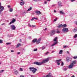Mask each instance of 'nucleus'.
Here are the masks:
<instances>
[{
  "label": "nucleus",
  "mask_w": 77,
  "mask_h": 77,
  "mask_svg": "<svg viewBox=\"0 0 77 77\" xmlns=\"http://www.w3.org/2000/svg\"><path fill=\"white\" fill-rule=\"evenodd\" d=\"M50 58H48L47 59H45L41 63L38 62L37 61L35 62H34V64H35V65H41L42 64H43V63H46V62H48V61H49V60H50Z\"/></svg>",
  "instance_id": "nucleus-1"
},
{
  "label": "nucleus",
  "mask_w": 77,
  "mask_h": 77,
  "mask_svg": "<svg viewBox=\"0 0 77 77\" xmlns=\"http://www.w3.org/2000/svg\"><path fill=\"white\" fill-rule=\"evenodd\" d=\"M35 19V18L33 17L32 19H31V21H33Z\"/></svg>",
  "instance_id": "nucleus-35"
},
{
  "label": "nucleus",
  "mask_w": 77,
  "mask_h": 77,
  "mask_svg": "<svg viewBox=\"0 0 77 77\" xmlns=\"http://www.w3.org/2000/svg\"><path fill=\"white\" fill-rule=\"evenodd\" d=\"M62 4H61L59 5L58 6L59 7H62Z\"/></svg>",
  "instance_id": "nucleus-32"
},
{
  "label": "nucleus",
  "mask_w": 77,
  "mask_h": 77,
  "mask_svg": "<svg viewBox=\"0 0 77 77\" xmlns=\"http://www.w3.org/2000/svg\"><path fill=\"white\" fill-rule=\"evenodd\" d=\"M15 21V19H14L12 20L11 21L10 23H9V25H11V24H12V23H14V22Z\"/></svg>",
  "instance_id": "nucleus-10"
},
{
  "label": "nucleus",
  "mask_w": 77,
  "mask_h": 77,
  "mask_svg": "<svg viewBox=\"0 0 77 77\" xmlns=\"http://www.w3.org/2000/svg\"><path fill=\"white\" fill-rule=\"evenodd\" d=\"M67 53L68 54H69V52L68 51H67Z\"/></svg>",
  "instance_id": "nucleus-56"
},
{
  "label": "nucleus",
  "mask_w": 77,
  "mask_h": 77,
  "mask_svg": "<svg viewBox=\"0 0 77 77\" xmlns=\"http://www.w3.org/2000/svg\"><path fill=\"white\" fill-rule=\"evenodd\" d=\"M2 43H3V41L0 40V44H2Z\"/></svg>",
  "instance_id": "nucleus-43"
},
{
  "label": "nucleus",
  "mask_w": 77,
  "mask_h": 77,
  "mask_svg": "<svg viewBox=\"0 0 77 77\" xmlns=\"http://www.w3.org/2000/svg\"><path fill=\"white\" fill-rule=\"evenodd\" d=\"M62 53H63V51L62 50H60L59 52V54H62Z\"/></svg>",
  "instance_id": "nucleus-21"
},
{
  "label": "nucleus",
  "mask_w": 77,
  "mask_h": 77,
  "mask_svg": "<svg viewBox=\"0 0 77 77\" xmlns=\"http://www.w3.org/2000/svg\"><path fill=\"white\" fill-rule=\"evenodd\" d=\"M57 33H60V32L58 30V31H57Z\"/></svg>",
  "instance_id": "nucleus-44"
},
{
  "label": "nucleus",
  "mask_w": 77,
  "mask_h": 77,
  "mask_svg": "<svg viewBox=\"0 0 77 77\" xmlns=\"http://www.w3.org/2000/svg\"><path fill=\"white\" fill-rule=\"evenodd\" d=\"M57 42H54V43L51 45V47H53V46H54L55 45L57 44Z\"/></svg>",
  "instance_id": "nucleus-13"
},
{
  "label": "nucleus",
  "mask_w": 77,
  "mask_h": 77,
  "mask_svg": "<svg viewBox=\"0 0 77 77\" xmlns=\"http://www.w3.org/2000/svg\"><path fill=\"white\" fill-rule=\"evenodd\" d=\"M30 76H31V77H35V76H34V75H30Z\"/></svg>",
  "instance_id": "nucleus-53"
},
{
  "label": "nucleus",
  "mask_w": 77,
  "mask_h": 77,
  "mask_svg": "<svg viewBox=\"0 0 77 77\" xmlns=\"http://www.w3.org/2000/svg\"><path fill=\"white\" fill-rule=\"evenodd\" d=\"M74 66V65H73V64L71 63L70 65L68 66V68L69 69H71V68H72Z\"/></svg>",
  "instance_id": "nucleus-6"
},
{
  "label": "nucleus",
  "mask_w": 77,
  "mask_h": 77,
  "mask_svg": "<svg viewBox=\"0 0 77 77\" xmlns=\"http://www.w3.org/2000/svg\"><path fill=\"white\" fill-rule=\"evenodd\" d=\"M10 12H12L13 11V9L12 8H11L9 10Z\"/></svg>",
  "instance_id": "nucleus-25"
},
{
  "label": "nucleus",
  "mask_w": 77,
  "mask_h": 77,
  "mask_svg": "<svg viewBox=\"0 0 77 77\" xmlns=\"http://www.w3.org/2000/svg\"><path fill=\"white\" fill-rule=\"evenodd\" d=\"M60 14H65V13L63 12V11H60Z\"/></svg>",
  "instance_id": "nucleus-23"
},
{
  "label": "nucleus",
  "mask_w": 77,
  "mask_h": 77,
  "mask_svg": "<svg viewBox=\"0 0 77 77\" xmlns=\"http://www.w3.org/2000/svg\"><path fill=\"white\" fill-rule=\"evenodd\" d=\"M57 18H56V19H55L54 20V21H57Z\"/></svg>",
  "instance_id": "nucleus-42"
},
{
  "label": "nucleus",
  "mask_w": 77,
  "mask_h": 77,
  "mask_svg": "<svg viewBox=\"0 0 77 77\" xmlns=\"http://www.w3.org/2000/svg\"><path fill=\"white\" fill-rule=\"evenodd\" d=\"M47 3V2L45 1V2L44 3H45V4H46Z\"/></svg>",
  "instance_id": "nucleus-55"
},
{
  "label": "nucleus",
  "mask_w": 77,
  "mask_h": 77,
  "mask_svg": "<svg viewBox=\"0 0 77 77\" xmlns=\"http://www.w3.org/2000/svg\"><path fill=\"white\" fill-rule=\"evenodd\" d=\"M66 24H64L63 25V27H66Z\"/></svg>",
  "instance_id": "nucleus-26"
},
{
  "label": "nucleus",
  "mask_w": 77,
  "mask_h": 77,
  "mask_svg": "<svg viewBox=\"0 0 77 77\" xmlns=\"http://www.w3.org/2000/svg\"><path fill=\"white\" fill-rule=\"evenodd\" d=\"M67 47H68V46H64L63 48H66Z\"/></svg>",
  "instance_id": "nucleus-41"
},
{
  "label": "nucleus",
  "mask_w": 77,
  "mask_h": 77,
  "mask_svg": "<svg viewBox=\"0 0 77 77\" xmlns=\"http://www.w3.org/2000/svg\"><path fill=\"white\" fill-rule=\"evenodd\" d=\"M10 27L11 29L13 30H14L16 28V27L14 25H11L10 26Z\"/></svg>",
  "instance_id": "nucleus-5"
},
{
  "label": "nucleus",
  "mask_w": 77,
  "mask_h": 77,
  "mask_svg": "<svg viewBox=\"0 0 77 77\" xmlns=\"http://www.w3.org/2000/svg\"><path fill=\"white\" fill-rule=\"evenodd\" d=\"M36 41H37V39L34 38L32 41V43H35V42H36Z\"/></svg>",
  "instance_id": "nucleus-12"
},
{
  "label": "nucleus",
  "mask_w": 77,
  "mask_h": 77,
  "mask_svg": "<svg viewBox=\"0 0 77 77\" xmlns=\"http://www.w3.org/2000/svg\"><path fill=\"white\" fill-rule=\"evenodd\" d=\"M62 31L64 33L68 32V29L66 28H64L62 29Z\"/></svg>",
  "instance_id": "nucleus-4"
},
{
  "label": "nucleus",
  "mask_w": 77,
  "mask_h": 77,
  "mask_svg": "<svg viewBox=\"0 0 77 77\" xmlns=\"http://www.w3.org/2000/svg\"><path fill=\"white\" fill-rule=\"evenodd\" d=\"M36 71H37V69L36 68H34V69H33V70H32V72H33V73H34L35 72H36Z\"/></svg>",
  "instance_id": "nucleus-11"
},
{
  "label": "nucleus",
  "mask_w": 77,
  "mask_h": 77,
  "mask_svg": "<svg viewBox=\"0 0 77 77\" xmlns=\"http://www.w3.org/2000/svg\"><path fill=\"white\" fill-rule=\"evenodd\" d=\"M29 26V27H32V26L30 25V23H29L28 24Z\"/></svg>",
  "instance_id": "nucleus-50"
},
{
  "label": "nucleus",
  "mask_w": 77,
  "mask_h": 77,
  "mask_svg": "<svg viewBox=\"0 0 77 77\" xmlns=\"http://www.w3.org/2000/svg\"><path fill=\"white\" fill-rule=\"evenodd\" d=\"M37 50H38L37 49H35L34 50V51H37Z\"/></svg>",
  "instance_id": "nucleus-40"
},
{
  "label": "nucleus",
  "mask_w": 77,
  "mask_h": 77,
  "mask_svg": "<svg viewBox=\"0 0 77 77\" xmlns=\"http://www.w3.org/2000/svg\"><path fill=\"white\" fill-rule=\"evenodd\" d=\"M77 37V34H76L75 35V36H74V38H76Z\"/></svg>",
  "instance_id": "nucleus-33"
},
{
  "label": "nucleus",
  "mask_w": 77,
  "mask_h": 77,
  "mask_svg": "<svg viewBox=\"0 0 77 77\" xmlns=\"http://www.w3.org/2000/svg\"><path fill=\"white\" fill-rule=\"evenodd\" d=\"M56 12V10H54V12Z\"/></svg>",
  "instance_id": "nucleus-61"
},
{
  "label": "nucleus",
  "mask_w": 77,
  "mask_h": 77,
  "mask_svg": "<svg viewBox=\"0 0 77 77\" xmlns=\"http://www.w3.org/2000/svg\"><path fill=\"white\" fill-rule=\"evenodd\" d=\"M18 71H17V70H14V74H16V75H17L18 74Z\"/></svg>",
  "instance_id": "nucleus-14"
},
{
  "label": "nucleus",
  "mask_w": 77,
  "mask_h": 77,
  "mask_svg": "<svg viewBox=\"0 0 77 77\" xmlns=\"http://www.w3.org/2000/svg\"><path fill=\"white\" fill-rule=\"evenodd\" d=\"M73 31V32H77V29H74Z\"/></svg>",
  "instance_id": "nucleus-24"
},
{
  "label": "nucleus",
  "mask_w": 77,
  "mask_h": 77,
  "mask_svg": "<svg viewBox=\"0 0 77 77\" xmlns=\"http://www.w3.org/2000/svg\"><path fill=\"white\" fill-rule=\"evenodd\" d=\"M60 4H62V2H58V5H60Z\"/></svg>",
  "instance_id": "nucleus-29"
},
{
  "label": "nucleus",
  "mask_w": 77,
  "mask_h": 77,
  "mask_svg": "<svg viewBox=\"0 0 77 77\" xmlns=\"http://www.w3.org/2000/svg\"><path fill=\"white\" fill-rule=\"evenodd\" d=\"M4 71V70H1L0 71V72H3Z\"/></svg>",
  "instance_id": "nucleus-47"
},
{
  "label": "nucleus",
  "mask_w": 77,
  "mask_h": 77,
  "mask_svg": "<svg viewBox=\"0 0 77 77\" xmlns=\"http://www.w3.org/2000/svg\"><path fill=\"white\" fill-rule=\"evenodd\" d=\"M58 27V28H60L61 27H63V26L62 25V24H60L59 25V26H57Z\"/></svg>",
  "instance_id": "nucleus-19"
},
{
  "label": "nucleus",
  "mask_w": 77,
  "mask_h": 77,
  "mask_svg": "<svg viewBox=\"0 0 77 77\" xmlns=\"http://www.w3.org/2000/svg\"><path fill=\"white\" fill-rule=\"evenodd\" d=\"M6 44L7 45H9V44H11V43H7Z\"/></svg>",
  "instance_id": "nucleus-38"
},
{
  "label": "nucleus",
  "mask_w": 77,
  "mask_h": 77,
  "mask_svg": "<svg viewBox=\"0 0 77 77\" xmlns=\"http://www.w3.org/2000/svg\"><path fill=\"white\" fill-rule=\"evenodd\" d=\"M63 70L64 71H66V70H67V68H64L63 69Z\"/></svg>",
  "instance_id": "nucleus-22"
},
{
  "label": "nucleus",
  "mask_w": 77,
  "mask_h": 77,
  "mask_svg": "<svg viewBox=\"0 0 77 77\" xmlns=\"http://www.w3.org/2000/svg\"><path fill=\"white\" fill-rule=\"evenodd\" d=\"M41 38H39L38 41H36V43L37 44H39L40 43V41H41Z\"/></svg>",
  "instance_id": "nucleus-7"
},
{
  "label": "nucleus",
  "mask_w": 77,
  "mask_h": 77,
  "mask_svg": "<svg viewBox=\"0 0 77 77\" xmlns=\"http://www.w3.org/2000/svg\"><path fill=\"white\" fill-rule=\"evenodd\" d=\"M42 50H44V49H45V47L44 46H43L42 48Z\"/></svg>",
  "instance_id": "nucleus-27"
},
{
  "label": "nucleus",
  "mask_w": 77,
  "mask_h": 77,
  "mask_svg": "<svg viewBox=\"0 0 77 77\" xmlns=\"http://www.w3.org/2000/svg\"><path fill=\"white\" fill-rule=\"evenodd\" d=\"M20 77H24V76L23 75H21L20 76Z\"/></svg>",
  "instance_id": "nucleus-51"
},
{
  "label": "nucleus",
  "mask_w": 77,
  "mask_h": 77,
  "mask_svg": "<svg viewBox=\"0 0 77 77\" xmlns=\"http://www.w3.org/2000/svg\"><path fill=\"white\" fill-rule=\"evenodd\" d=\"M63 65H64L63 62H62V63H61L62 66H63Z\"/></svg>",
  "instance_id": "nucleus-48"
},
{
  "label": "nucleus",
  "mask_w": 77,
  "mask_h": 77,
  "mask_svg": "<svg viewBox=\"0 0 77 77\" xmlns=\"http://www.w3.org/2000/svg\"><path fill=\"white\" fill-rule=\"evenodd\" d=\"M35 25H32V27H35Z\"/></svg>",
  "instance_id": "nucleus-59"
},
{
  "label": "nucleus",
  "mask_w": 77,
  "mask_h": 77,
  "mask_svg": "<svg viewBox=\"0 0 77 77\" xmlns=\"http://www.w3.org/2000/svg\"><path fill=\"white\" fill-rule=\"evenodd\" d=\"M48 53H49V52H48L46 53L45 54H46V55H47V54H48Z\"/></svg>",
  "instance_id": "nucleus-45"
},
{
  "label": "nucleus",
  "mask_w": 77,
  "mask_h": 77,
  "mask_svg": "<svg viewBox=\"0 0 77 77\" xmlns=\"http://www.w3.org/2000/svg\"><path fill=\"white\" fill-rule=\"evenodd\" d=\"M56 6V5H55V4H54V5H52V7H54V6Z\"/></svg>",
  "instance_id": "nucleus-39"
},
{
  "label": "nucleus",
  "mask_w": 77,
  "mask_h": 77,
  "mask_svg": "<svg viewBox=\"0 0 77 77\" xmlns=\"http://www.w3.org/2000/svg\"><path fill=\"white\" fill-rule=\"evenodd\" d=\"M19 70L21 71H23V69L22 68H20Z\"/></svg>",
  "instance_id": "nucleus-37"
},
{
  "label": "nucleus",
  "mask_w": 77,
  "mask_h": 77,
  "mask_svg": "<svg viewBox=\"0 0 77 77\" xmlns=\"http://www.w3.org/2000/svg\"><path fill=\"white\" fill-rule=\"evenodd\" d=\"M41 0H34L35 2H38V1H40Z\"/></svg>",
  "instance_id": "nucleus-49"
},
{
  "label": "nucleus",
  "mask_w": 77,
  "mask_h": 77,
  "mask_svg": "<svg viewBox=\"0 0 77 77\" xmlns=\"http://www.w3.org/2000/svg\"><path fill=\"white\" fill-rule=\"evenodd\" d=\"M32 9V7H30L27 10V11L29 12V11H31Z\"/></svg>",
  "instance_id": "nucleus-18"
},
{
  "label": "nucleus",
  "mask_w": 77,
  "mask_h": 77,
  "mask_svg": "<svg viewBox=\"0 0 77 77\" xmlns=\"http://www.w3.org/2000/svg\"><path fill=\"white\" fill-rule=\"evenodd\" d=\"M77 63V60H75L72 61V63H72L73 65H74V64H75Z\"/></svg>",
  "instance_id": "nucleus-15"
},
{
  "label": "nucleus",
  "mask_w": 77,
  "mask_h": 77,
  "mask_svg": "<svg viewBox=\"0 0 77 77\" xmlns=\"http://www.w3.org/2000/svg\"><path fill=\"white\" fill-rule=\"evenodd\" d=\"M8 8H10L11 7V6H8Z\"/></svg>",
  "instance_id": "nucleus-57"
},
{
  "label": "nucleus",
  "mask_w": 77,
  "mask_h": 77,
  "mask_svg": "<svg viewBox=\"0 0 77 77\" xmlns=\"http://www.w3.org/2000/svg\"><path fill=\"white\" fill-rule=\"evenodd\" d=\"M26 13H27L26 12H23L22 13V14L23 15H24V14H26Z\"/></svg>",
  "instance_id": "nucleus-36"
},
{
  "label": "nucleus",
  "mask_w": 77,
  "mask_h": 77,
  "mask_svg": "<svg viewBox=\"0 0 77 77\" xmlns=\"http://www.w3.org/2000/svg\"><path fill=\"white\" fill-rule=\"evenodd\" d=\"M71 2H74V1H75V0H70Z\"/></svg>",
  "instance_id": "nucleus-52"
},
{
  "label": "nucleus",
  "mask_w": 77,
  "mask_h": 77,
  "mask_svg": "<svg viewBox=\"0 0 77 77\" xmlns=\"http://www.w3.org/2000/svg\"><path fill=\"white\" fill-rule=\"evenodd\" d=\"M17 54H20V52H18V53H17Z\"/></svg>",
  "instance_id": "nucleus-58"
},
{
  "label": "nucleus",
  "mask_w": 77,
  "mask_h": 77,
  "mask_svg": "<svg viewBox=\"0 0 77 77\" xmlns=\"http://www.w3.org/2000/svg\"><path fill=\"white\" fill-rule=\"evenodd\" d=\"M21 46V44H18L16 46V48H18V47H20V46Z\"/></svg>",
  "instance_id": "nucleus-28"
},
{
  "label": "nucleus",
  "mask_w": 77,
  "mask_h": 77,
  "mask_svg": "<svg viewBox=\"0 0 77 77\" xmlns=\"http://www.w3.org/2000/svg\"><path fill=\"white\" fill-rule=\"evenodd\" d=\"M47 77H53V76L51 75V73H49L48 75H47Z\"/></svg>",
  "instance_id": "nucleus-16"
},
{
  "label": "nucleus",
  "mask_w": 77,
  "mask_h": 77,
  "mask_svg": "<svg viewBox=\"0 0 77 77\" xmlns=\"http://www.w3.org/2000/svg\"><path fill=\"white\" fill-rule=\"evenodd\" d=\"M57 64L58 65H60V63L59 62H57Z\"/></svg>",
  "instance_id": "nucleus-46"
},
{
  "label": "nucleus",
  "mask_w": 77,
  "mask_h": 77,
  "mask_svg": "<svg viewBox=\"0 0 77 77\" xmlns=\"http://www.w3.org/2000/svg\"><path fill=\"white\" fill-rule=\"evenodd\" d=\"M35 20H38V18H35Z\"/></svg>",
  "instance_id": "nucleus-62"
},
{
  "label": "nucleus",
  "mask_w": 77,
  "mask_h": 77,
  "mask_svg": "<svg viewBox=\"0 0 77 77\" xmlns=\"http://www.w3.org/2000/svg\"><path fill=\"white\" fill-rule=\"evenodd\" d=\"M24 2H20V5H21V6H23V5H24Z\"/></svg>",
  "instance_id": "nucleus-20"
},
{
  "label": "nucleus",
  "mask_w": 77,
  "mask_h": 77,
  "mask_svg": "<svg viewBox=\"0 0 77 77\" xmlns=\"http://www.w3.org/2000/svg\"><path fill=\"white\" fill-rule=\"evenodd\" d=\"M73 59H77V56H75V57H73Z\"/></svg>",
  "instance_id": "nucleus-31"
},
{
  "label": "nucleus",
  "mask_w": 77,
  "mask_h": 77,
  "mask_svg": "<svg viewBox=\"0 0 77 77\" xmlns=\"http://www.w3.org/2000/svg\"><path fill=\"white\" fill-rule=\"evenodd\" d=\"M72 77H75L74 75H72Z\"/></svg>",
  "instance_id": "nucleus-64"
},
{
  "label": "nucleus",
  "mask_w": 77,
  "mask_h": 77,
  "mask_svg": "<svg viewBox=\"0 0 77 77\" xmlns=\"http://www.w3.org/2000/svg\"><path fill=\"white\" fill-rule=\"evenodd\" d=\"M61 60H62L61 59H60V60H56V62H60V61H61Z\"/></svg>",
  "instance_id": "nucleus-34"
},
{
  "label": "nucleus",
  "mask_w": 77,
  "mask_h": 77,
  "mask_svg": "<svg viewBox=\"0 0 77 77\" xmlns=\"http://www.w3.org/2000/svg\"><path fill=\"white\" fill-rule=\"evenodd\" d=\"M35 13H36L38 15H40L41 14V12L40 11H35Z\"/></svg>",
  "instance_id": "nucleus-8"
},
{
  "label": "nucleus",
  "mask_w": 77,
  "mask_h": 77,
  "mask_svg": "<svg viewBox=\"0 0 77 77\" xmlns=\"http://www.w3.org/2000/svg\"><path fill=\"white\" fill-rule=\"evenodd\" d=\"M35 68L33 67H29V69H30V71H33V69H34Z\"/></svg>",
  "instance_id": "nucleus-17"
},
{
  "label": "nucleus",
  "mask_w": 77,
  "mask_h": 77,
  "mask_svg": "<svg viewBox=\"0 0 77 77\" xmlns=\"http://www.w3.org/2000/svg\"><path fill=\"white\" fill-rule=\"evenodd\" d=\"M47 28H46L45 29V30H47Z\"/></svg>",
  "instance_id": "nucleus-60"
},
{
  "label": "nucleus",
  "mask_w": 77,
  "mask_h": 77,
  "mask_svg": "<svg viewBox=\"0 0 77 77\" xmlns=\"http://www.w3.org/2000/svg\"><path fill=\"white\" fill-rule=\"evenodd\" d=\"M55 31L54 30H52L50 32L49 35L50 36H52L54 35V34H55Z\"/></svg>",
  "instance_id": "nucleus-3"
},
{
  "label": "nucleus",
  "mask_w": 77,
  "mask_h": 77,
  "mask_svg": "<svg viewBox=\"0 0 77 77\" xmlns=\"http://www.w3.org/2000/svg\"><path fill=\"white\" fill-rule=\"evenodd\" d=\"M11 52L12 53H14V51L11 50Z\"/></svg>",
  "instance_id": "nucleus-54"
},
{
  "label": "nucleus",
  "mask_w": 77,
  "mask_h": 77,
  "mask_svg": "<svg viewBox=\"0 0 77 77\" xmlns=\"http://www.w3.org/2000/svg\"><path fill=\"white\" fill-rule=\"evenodd\" d=\"M66 59L67 62H69V61H71V59L69 57H67Z\"/></svg>",
  "instance_id": "nucleus-9"
},
{
  "label": "nucleus",
  "mask_w": 77,
  "mask_h": 77,
  "mask_svg": "<svg viewBox=\"0 0 77 77\" xmlns=\"http://www.w3.org/2000/svg\"><path fill=\"white\" fill-rule=\"evenodd\" d=\"M1 3L0 2V14H2V11L4 9V7L1 6Z\"/></svg>",
  "instance_id": "nucleus-2"
},
{
  "label": "nucleus",
  "mask_w": 77,
  "mask_h": 77,
  "mask_svg": "<svg viewBox=\"0 0 77 77\" xmlns=\"http://www.w3.org/2000/svg\"><path fill=\"white\" fill-rule=\"evenodd\" d=\"M30 38H31V37H30V36L29 37V39H30Z\"/></svg>",
  "instance_id": "nucleus-63"
},
{
  "label": "nucleus",
  "mask_w": 77,
  "mask_h": 77,
  "mask_svg": "<svg viewBox=\"0 0 77 77\" xmlns=\"http://www.w3.org/2000/svg\"><path fill=\"white\" fill-rule=\"evenodd\" d=\"M57 39V37H55V39L54 40V41H56V40Z\"/></svg>",
  "instance_id": "nucleus-30"
}]
</instances>
